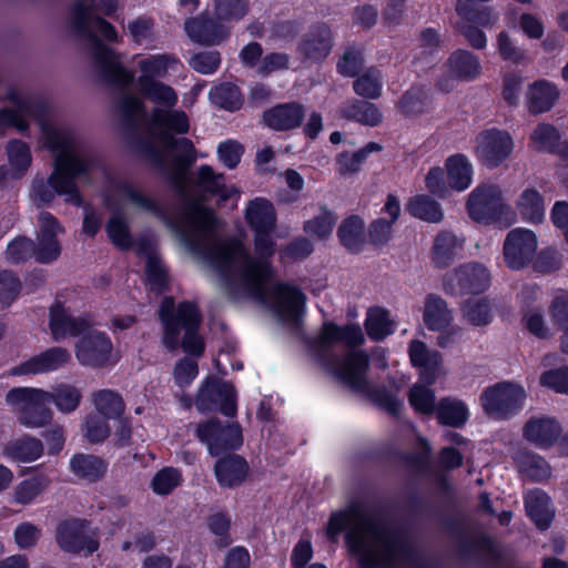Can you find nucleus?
Returning a JSON list of instances; mask_svg holds the SVG:
<instances>
[{"label": "nucleus", "instance_id": "1", "mask_svg": "<svg viewBox=\"0 0 568 568\" xmlns=\"http://www.w3.org/2000/svg\"><path fill=\"white\" fill-rule=\"evenodd\" d=\"M344 540L359 568H390V506L384 510L369 506L361 498L348 501L345 508L333 511L325 527L328 540Z\"/></svg>", "mask_w": 568, "mask_h": 568}, {"label": "nucleus", "instance_id": "2", "mask_svg": "<svg viewBox=\"0 0 568 568\" xmlns=\"http://www.w3.org/2000/svg\"><path fill=\"white\" fill-rule=\"evenodd\" d=\"M151 125L161 130L158 140L163 149L171 152L168 163L163 150L152 141L140 139L136 151L178 191L189 181L190 169L197 159L196 149L189 138H175V134H186L190 131V120L182 110H163L155 108L151 115Z\"/></svg>", "mask_w": 568, "mask_h": 568}, {"label": "nucleus", "instance_id": "3", "mask_svg": "<svg viewBox=\"0 0 568 568\" xmlns=\"http://www.w3.org/2000/svg\"><path fill=\"white\" fill-rule=\"evenodd\" d=\"M273 232H254V252L256 257L250 256L241 243L230 246H217L209 251V256L216 264L219 272L226 282L232 281L231 266L234 258L242 260L240 278L246 292L264 301L267 292L265 284L273 276V267L270 260L276 252V242L272 237Z\"/></svg>", "mask_w": 568, "mask_h": 568}, {"label": "nucleus", "instance_id": "4", "mask_svg": "<svg viewBox=\"0 0 568 568\" xmlns=\"http://www.w3.org/2000/svg\"><path fill=\"white\" fill-rule=\"evenodd\" d=\"M115 190L135 206L162 219L180 237L181 242L193 253H203V239L217 226L214 211L197 201H189L180 217H171L164 206L153 197L145 195L128 182H119Z\"/></svg>", "mask_w": 568, "mask_h": 568}, {"label": "nucleus", "instance_id": "5", "mask_svg": "<svg viewBox=\"0 0 568 568\" xmlns=\"http://www.w3.org/2000/svg\"><path fill=\"white\" fill-rule=\"evenodd\" d=\"M163 327L162 343L171 352L182 347L195 358L205 352V342L200 334L203 316L195 301L175 304L173 296H164L158 311Z\"/></svg>", "mask_w": 568, "mask_h": 568}, {"label": "nucleus", "instance_id": "6", "mask_svg": "<svg viewBox=\"0 0 568 568\" xmlns=\"http://www.w3.org/2000/svg\"><path fill=\"white\" fill-rule=\"evenodd\" d=\"M88 170L87 161L78 154L58 155L48 179L36 178L32 181L31 196L39 206H42L51 204L55 195H64L67 203L80 207L83 205V196L75 180Z\"/></svg>", "mask_w": 568, "mask_h": 568}, {"label": "nucleus", "instance_id": "7", "mask_svg": "<svg viewBox=\"0 0 568 568\" xmlns=\"http://www.w3.org/2000/svg\"><path fill=\"white\" fill-rule=\"evenodd\" d=\"M93 6L79 0L71 7V26L79 36L89 38L93 44V59L101 78L111 85L126 87L133 81V74L120 61L119 54L104 44L91 30Z\"/></svg>", "mask_w": 568, "mask_h": 568}, {"label": "nucleus", "instance_id": "8", "mask_svg": "<svg viewBox=\"0 0 568 568\" xmlns=\"http://www.w3.org/2000/svg\"><path fill=\"white\" fill-rule=\"evenodd\" d=\"M368 367V355L364 351H352L335 374L348 388L365 395L376 407L390 415V389L372 387L366 377Z\"/></svg>", "mask_w": 568, "mask_h": 568}, {"label": "nucleus", "instance_id": "9", "mask_svg": "<svg viewBox=\"0 0 568 568\" xmlns=\"http://www.w3.org/2000/svg\"><path fill=\"white\" fill-rule=\"evenodd\" d=\"M49 390L33 387H13L6 394L10 406H19L18 420L28 428H40L51 423L53 414L48 407Z\"/></svg>", "mask_w": 568, "mask_h": 568}, {"label": "nucleus", "instance_id": "10", "mask_svg": "<svg viewBox=\"0 0 568 568\" xmlns=\"http://www.w3.org/2000/svg\"><path fill=\"white\" fill-rule=\"evenodd\" d=\"M196 438L206 445L212 457L233 453L243 445L242 427L239 423H223L219 418L201 422L195 428Z\"/></svg>", "mask_w": 568, "mask_h": 568}, {"label": "nucleus", "instance_id": "11", "mask_svg": "<svg viewBox=\"0 0 568 568\" xmlns=\"http://www.w3.org/2000/svg\"><path fill=\"white\" fill-rule=\"evenodd\" d=\"M468 216L485 225L501 222L509 212L504 202L503 192L496 184H478L468 195L466 202Z\"/></svg>", "mask_w": 568, "mask_h": 568}, {"label": "nucleus", "instance_id": "12", "mask_svg": "<svg viewBox=\"0 0 568 568\" xmlns=\"http://www.w3.org/2000/svg\"><path fill=\"white\" fill-rule=\"evenodd\" d=\"M526 392L511 382H499L487 387L480 395L481 406L489 416L505 420L517 415L524 407Z\"/></svg>", "mask_w": 568, "mask_h": 568}, {"label": "nucleus", "instance_id": "13", "mask_svg": "<svg viewBox=\"0 0 568 568\" xmlns=\"http://www.w3.org/2000/svg\"><path fill=\"white\" fill-rule=\"evenodd\" d=\"M489 286L490 273L487 267L477 262L462 264L443 277L444 292L455 297L479 295Z\"/></svg>", "mask_w": 568, "mask_h": 568}, {"label": "nucleus", "instance_id": "14", "mask_svg": "<svg viewBox=\"0 0 568 568\" xmlns=\"http://www.w3.org/2000/svg\"><path fill=\"white\" fill-rule=\"evenodd\" d=\"M195 406L200 413L220 412L234 417L237 413L235 387L216 376H209L196 394Z\"/></svg>", "mask_w": 568, "mask_h": 568}, {"label": "nucleus", "instance_id": "15", "mask_svg": "<svg viewBox=\"0 0 568 568\" xmlns=\"http://www.w3.org/2000/svg\"><path fill=\"white\" fill-rule=\"evenodd\" d=\"M514 140L506 130L485 129L476 136L475 156L485 168H499L514 151Z\"/></svg>", "mask_w": 568, "mask_h": 568}, {"label": "nucleus", "instance_id": "16", "mask_svg": "<svg viewBox=\"0 0 568 568\" xmlns=\"http://www.w3.org/2000/svg\"><path fill=\"white\" fill-rule=\"evenodd\" d=\"M90 520L70 517L59 521L55 529V541L60 549L69 554L91 556L98 551L100 542L97 537L87 534Z\"/></svg>", "mask_w": 568, "mask_h": 568}, {"label": "nucleus", "instance_id": "17", "mask_svg": "<svg viewBox=\"0 0 568 568\" xmlns=\"http://www.w3.org/2000/svg\"><path fill=\"white\" fill-rule=\"evenodd\" d=\"M334 33L326 22H316L300 38L296 52L303 63L321 65L332 53Z\"/></svg>", "mask_w": 568, "mask_h": 568}, {"label": "nucleus", "instance_id": "18", "mask_svg": "<svg viewBox=\"0 0 568 568\" xmlns=\"http://www.w3.org/2000/svg\"><path fill=\"white\" fill-rule=\"evenodd\" d=\"M537 235L534 231L516 227L508 232L504 241L503 254L510 270L519 271L529 265L536 255Z\"/></svg>", "mask_w": 568, "mask_h": 568}, {"label": "nucleus", "instance_id": "19", "mask_svg": "<svg viewBox=\"0 0 568 568\" xmlns=\"http://www.w3.org/2000/svg\"><path fill=\"white\" fill-rule=\"evenodd\" d=\"M274 310L281 321L298 325L306 304V295L297 285L287 282L275 283L271 291Z\"/></svg>", "mask_w": 568, "mask_h": 568}, {"label": "nucleus", "instance_id": "20", "mask_svg": "<svg viewBox=\"0 0 568 568\" xmlns=\"http://www.w3.org/2000/svg\"><path fill=\"white\" fill-rule=\"evenodd\" d=\"M74 348L75 357L82 366L103 368L110 362L113 344L106 333L93 331L83 334Z\"/></svg>", "mask_w": 568, "mask_h": 568}, {"label": "nucleus", "instance_id": "21", "mask_svg": "<svg viewBox=\"0 0 568 568\" xmlns=\"http://www.w3.org/2000/svg\"><path fill=\"white\" fill-rule=\"evenodd\" d=\"M64 229L59 220L50 212L43 211L39 214V233L34 243V260L40 264H50L61 255V245L58 234Z\"/></svg>", "mask_w": 568, "mask_h": 568}, {"label": "nucleus", "instance_id": "22", "mask_svg": "<svg viewBox=\"0 0 568 568\" xmlns=\"http://www.w3.org/2000/svg\"><path fill=\"white\" fill-rule=\"evenodd\" d=\"M187 37L195 43L216 45L230 37V27L222 19L202 12L184 23Z\"/></svg>", "mask_w": 568, "mask_h": 568}, {"label": "nucleus", "instance_id": "23", "mask_svg": "<svg viewBox=\"0 0 568 568\" xmlns=\"http://www.w3.org/2000/svg\"><path fill=\"white\" fill-rule=\"evenodd\" d=\"M71 361L70 352L53 346L10 368L9 376L38 375L58 371Z\"/></svg>", "mask_w": 568, "mask_h": 568}, {"label": "nucleus", "instance_id": "24", "mask_svg": "<svg viewBox=\"0 0 568 568\" xmlns=\"http://www.w3.org/2000/svg\"><path fill=\"white\" fill-rule=\"evenodd\" d=\"M458 552L468 559H480L489 566H499L504 555L495 538L486 532L479 531L471 537L460 538Z\"/></svg>", "mask_w": 568, "mask_h": 568}, {"label": "nucleus", "instance_id": "25", "mask_svg": "<svg viewBox=\"0 0 568 568\" xmlns=\"http://www.w3.org/2000/svg\"><path fill=\"white\" fill-rule=\"evenodd\" d=\"M305 106L296 101L278 103L262 114L265 126L275 132H286L300 128L305 119Z\"/></svg>", "mask_w": 568, "mask_h": 568}, {"label": "nucleus", "instance_id": "26", "mask_svg": "<svg viewBox=\"0 0 568 568\" xmlns=\"http://www.w3.org/2000/svg\"><path fill=\"white\" fill-rule=\"evenodd\" d=\"M49 327L52 338L60 341L67 336L78 337L91 327V322L82 316L74 317L68 314L61 302H55L49 311Z\"/></svg>", "mask_w": 568, "mask_h": 568}, {"label": "nucleus", "instance_id": "27", "mask_svg": "<svg viewBox=\"0 0 568 568\" xmlns=\"http://www.w3.org/2000/svg\"><path fill=\"white\" fill-rule=\"evenodd\" d=\"M408 354L414 367L418 368V379L422 383L435 384L443 363L438 351L429 349L419 339H413L408 345Z\"/></svg>", "mask_w": 568, "mask_h": 568}, {"label": "nucleus", "instance_id": "28", "mask_svg": "<svg viewBox=\"0 0 568 568\" xmlns=\"http://www.w3.org/2000/svg\"><path fill=\"white\" fill-rule=\"evenodd\" d=\"M561 425L554 417H530L523 427L524 438L540 449L552 447L561 435Z\"/></svg>", "mask_w": 568, "mask_h": 568}, {"label": "nucleus", "instance_id": "29", "mask_svg": "<svg viewBox=\"0 0 568 568\" xmlns=\"http://www.w3.org/2000/svg\"><path fill=\"white\" fill-rule=\"evenodd\" d=\"M365 341L363 331L358 324L337 325L333 321L325 322L321 328L316 344L321 348H328L338 343L346 347L356 348Z\"/></svg>", "mask_w": 568, "mask_h": 568}, {"label": "nucleus", "instance_id": "30", "mask_svg": "<svg viewBox=\"0 0 568 568\" xmlns=\"http://www.w3.org/2000/svg\"><path fill=\"white\" fill-rule=\"evenodd\" d=\"M250 471L246 459L237 454L230 453L215 462L214 475L222 488H236L241 486Z\"/></svg>", "mask_w": 568, "mask_h": 568}, {"label": "nucleus", "instance_id": "31", "mask_svg": "<svg viewBox=\"0 0 568 568\" xmlns=\"http://www.w3.org/2000/svg\"><path fill=\"white\" fill-rule=\"evenodd\" d=\"M336 235L339 244L351 254H361L367 244L366 225L357 214L343 219Z\"/></svg>", "mask_w": 568, "mask_h": 568}, {"label": "nucleus", "instance_id": "32", "mask_svg": "<svg viewBox=\"0 0 568 568\" xmlns=\"http://www.w3.org/2000/svg\"><path fill=\"white\" fill-rule=\"evenodd\" d=\"M464 240L457 237L452 231H440L434 237L430 261L434 267L444 270L449 267L463 248Z\"/></svg>", "mask_w": 568, "mask_h": 568}, {"label": "nucleus", "instance_id": "33", "mask_svg": "<svg viewBox=\"0 0 568 568\" xmlns=\"http://www.w3.org/2000/svg\"><path fill=\"white\" fill-rule=\"evenodd\" d=\"M44 453L42 442L31 435L10 439L2 449V455L12 463L29 464L38 460Z\"/></svg>", "mask_w": 568, "mask_h": 568}, {"label": "nucleus", "instance_id": "34", "mask_svg": "<svg viewBox=\"0 0 568 568\" xmlns=\"http://www.w3.org/2000/svg\"><path fill=\"white\" fill-rule=\"evenodd\" d=\"M559 97L556 84L545 79L536 80L528 88L527 109L532 115L546 113L555 106Z\"/></svg>", "mask_w": 568, "mask_h": 568}, {"label": "nucleus", "instance_id": "35", "mask_svg": "<svg viewBox=\"0 0 568 568\" xmlns=\"http://www.w3.org/2000/svg\"><path fill=\"white\" fill-rule=\"evenodd\" d=\"M448 73L454 75L458 82H471L481 73V64L476 54L466 50L453 51L445 62Z\"/></svg>", "mask_w": 568, "mask_h": 568}, {"label": "nucleus", "instance_id": "36", "mask_svg": "<svg viewBox=\"0 0 568 568\" xmlns=\"http://www.w3.org/2000/svg\"><path fill=\"white\" fill-rule=\"evenodd\" d=\"M525 508L528 518L540 531L547 530L555 518V510L551 507V499L541 489L532 490L525 498Z\"/></svg>", "mask_w": 568, "mask_h": 568}, {"label": "nucleus", "instance_id": "37", "mask_svg": "<svg viewBox=\"0 0 568 568\" xmlns=\"http://www.w3.org/2000/svg\"><path fill=\"white\" fill-rule=\"evenodd\" d=\"M245 219L253 232H274L276 227V212L272 202L265 197L250 201Z\"/></svg>", "mask_w": 568, "mask_h": 568}, {"label": "nucleus", "instance_id": "38", "mask_svg": "<svg viewBox=\"0 0 568 568\" xmlns=\"http://www.w3.org/2000/svg\"><path fill=\"white\" fill-rule=\"evenodd\" d=\"M444 169L453 191L464 192L471 185L474 168L466 154L449 155L445 160Z\"/></svg>", "mask_w": 568, "mask_h": 568}, {"label": "nucleus", "instance_id": "39", "mask_svg": "<svg viewBox=\"0 0 568 568\" xmlns=\"http://www.w3.org/2000/svg\"><path fill=\"white\" fill-rule=\"evenodd\" d=\"M339 113L343 119L366 126H377L383 119L379 109L367 100L349 99L341 105Z\"/></svg>", "mask_w": 568, "mask_h": 568}, {"label": "nucleus", "instance_id": "40", "mask_svg": "<svg viewBox=\"0 0 568 568\" xmlns=\"http://www.w3.org/2000/svg\"><path fill=\"white\" fill-rule=\"evenodd\" d=\"M70 470L82 480L97 483L106 474L108 463L92 454L77 453L70 459Z\"/></svg>", "mask_w": 568, "mask_h": 568}, {"label": "nucleus", "instance_id": "41", "mask_svg": "<svg viewBox=\"0 0 568 568\" xmlns=\"http://www.w3.org/2000/svg\"><path fill=\"white\" fill-rule=\"evenodd\" d=\"M453 313L439 295L429 293L425 297L423 321L429 331H443L453 323Z\"/></svg>", "mask_w": 568, "mask_h": 568}, {"label": "nucleus", "instance_id": "42", "mask_svg": "<svg viewBox=\"0 0 568 568\" xmlns=\"http://www.w3.org/2000/svg\"><path fill=\"white\" fill-rule=\"evenodd\" d=\"M435 415L439 425L453 428H463L469 419L467 405L452 397H442L438 400Z\"/></svg>", "mask_w": 568, "mask_h": 568}, {"label": "nucleus", "instance_id": "43", "mask_svg": "<svg viewBox=\"0 0 568 568\" xmlns=\"http://www.w3.org/2000/svg\"><path fill=\"white\" fill-rule=\"evenodd\" d=\"M521 219L530 224L538 225L545 220V200L535 187L525 189L517 201Z\"/></svg>", "mask_w": 568, "mask_h": 568}, {"label": "nucleus", "instance_id": "44", "mask_svg": "<svg viewBox=\"0 0 568 568\" xmlns=\"http://www.w3.org/2000/svg\"><path fill=\"white\" fill-rule=\"evenodd\" d=\"M561 134L551 123L540 122L530 133L529 141L536 152L559 155Z\"/></svg>", "mask_w": 568, "mask_h": 568}, {"label": "nucleus", "instance_id": "45", "mask_svg": "<svg viewBox=\"0 0 568 568\" xmlns=\"http://www.w3.org/2000/svg\"><path fill=\"white\" fill-rule=\"evenodd\" d=\"M432 385L418 381L409 388L407 399L416 415L427 417L435 415L438 402L435 390L430 388Z\"/></svg>", "mask_w": 568, "mask_h": 568}, {"label": "nucleus", "instance_id": "46", "mask_svg": "<svg viewBox=\"0 0 568 568\" xmlns=\"http://www.w3.org/2000/svg\"><path fill=\"white\" fill-rule=\"evenodd\" d=\"M138 84L141 94L156 104L172 108L178 102L176 92L169 84L146 75H140Z\"/></svg>", "mask_w": 568, "mask_h": 568}, {"label": "nucleus", "instance_id": "47", "mask_svg": "<svg viewBox=\"0 0 568 568\" xmlns=\"http://www.w3.org/2000/svg\"><path fill=\"white\" fill-rule=\"evenodd\" d=\"M406 210L412 216L427 223H439L444 219L439 202L428 194H417L410 197L406 204Z\"/></svg>", "mask_w": 568, "mask_h": 568}, {"label": "nucleus", "instance_id": "48", "mask_svg": "<svg viewBox=\"0 0 568 568\" xmlns=\"http://www.w3.org/2000/svg\"><path fill=\"white\" fill-rule=\"evenodd\" d=\"M358 459L367 466L383 470L390 468V436L372 440L358 452Z\"/></svg>", "mask_w": 568, "mask_h": 568}, {"label": "nucleus", "instance_id": "49", "mask_svg": "<svg viewBox=\"0 0 568 568\" xmlns=\"http://www.w3.org/2000/svg\"><path fill=\"white\" fill-rule=\"evenodd\" d=\"M209 98L216 108L229 112L241 110L244 103L240 88L232 82H222L211 88Z\"/></svg>", "mask_w": 568, "mask_h": 568}, {"label": "nucleus", "instance_id": "50", "mask_svg": "<svg viewBox=\"0 0 568 568\" xmlns=\"http://www.w3.org/2000/svg\"><path fill=\"white\" fill-rule=\"evenodd\" d=\"M455 10L460 23H470L479 28H490L498 19L490 7H475L464 0H457Z\"/></svg>", "mask_w": 568, "mask_h": 568}, {"label": "nucleus", "instance_id": "51", "mask_svg": "<svg viewBox=\"0 0 568 568\" xmlns=\"http://www.w3.org/2000/svg\"><path fill=\"white\" fill-rule=\"evenodd\" d=\"M105 231L111 243L120 251L128 252L133 247L134 241L129 224L121 212L110 216Z\"/></svg>", "mask_w": 568, "mask_h": 568}, {"label": "nucleus", "instance_id": "52", "mask_svg": "<svg viewBox=\"0 0 568 568\" xmlns=\"http://www.w3.org/2000/svg\"><path fill=\"white\" fill-rule=\"evenodd\" d=\"M93 404L98 410L97 414L108 419L121 417L125 409L123 398L118 392L112 389L97 390L93 394Z\"/></svg>", "mask_w": 568, "mask_h": 568}, {"label": "nucleus", "instance_id": "53", "mask_svg": "<svg viewBox=\"0 0 568 568\" xmlns=\"http://www.w3.org/2000/svg\"><path fill=\"white\" fill-rule=\"evenodd\" d=\"M50 479L44 474H36L20 481L14 488V501L20 505L31 504L50 485Z\"/></svg>", "mask_w": 568, "mask_h": 568}, {"label": "nucleus", "instance_id": "54", "mask_svg": "<svg viewBox=\"0 0 568 568\" xmlns=\"http://www.w3.org/2000/svg\"><path fill=\"white\" fill-rule=\"evenodd\" d=\"M382 145L377 142H368L363 148L353 153L342 152L336 158L338 171L341 174H353L361 170L362 164L367 160L372 152H378Z\"/></svg>", "mask_w": 568, "mask_h": 568}, {"label": "nucleus", "instance_id": "55", "mask_svg": "<svg viewBox=\"0 0 568 568\" xmlns=\"http://www.w3.org/2000/svg\"><path fill=\"white\" fill-rule=\"evenodd\" d=\"M81 398L82 394L75 386L62 383L49 392L48 402L53 403L59 412L69 414L79 407Z\"/></svg>", "mask_w": 568, "mask_h": 568}, {"label": "nucleus", "instance_id": "56", "mask_svg": "<svg viewBox=\"0 0 568 568\" xmlns=\"http://www.w3.org/2000/svg\"><path fill=\"white\" fill-rule=\"evenodd\" d=\"M430 99L423 85H413L398 102V108L405 115H419L429 108Z\"/></svg>", "mask_w": 568, "mask_h": 568}, {"label": "nucleus", "instance_id": "57", "mask_svg": "<svg viewBox=\"0 0 568 568\" xmlns=\"http://www.w3.org/2000/svg\"><path fill=\"white\" fill-rule=\"evenodd\" d=\"M382 77L377 68L371 67L365 72L356 77L353 82L354 92L366 99L375 100L382 94Z\"/></svg>", "mask_w": 568, "mask_h": 568}, {"label": "nucleus", "instance_id": "58", "mask_svg": "<svg viewBox=\"0 0 568 568\" xmlns=\"http://www.w3.org/2000/svg\"><path fill=\"white\" fill-rule=\"evenodd\" d=\"M197 186L204 192L219 196L222 201H227L231 196L230 191L224 184L223 174H217L206 164L199 168Z\"/></svg>", "mask_w": 568, "mask_h": 568}, {"label": "nucleus", "instance_id": "59", "mask_svg": "<svg viewBox=\"0 0 568 568\" xmlns=\"http://www.w3.org/2000/svg\"><path fill=\"white\" fill-rule=\"evenodd\" d=\"M367 336L379 342L390 334V318L388 311L382 307H371L364 323Z\"/></svg>", "mask_w": 568, "mask_h": 568}, {"label": "nucleus", "instance_id": "60", "mask_svg": "<svg viewBox=\"0 0 568 568\" xmlns=\"http://www.w3.org/2000/svg\"><path fill=\"white\" fill-rule=\"evenodd\" d=\"M206 525L210 532L216 537L215 546L219 549H225L232 545V520L226 511H216L209 515L206 518Z\"/></svg>", "mask_w": 568, "mask_h": 568}, {"label": "nucleus", "instance_id": "61", "mask_svg": "<svg viewBox=\"0 0 568 568\" xmlns=\"http://www.w3.org/2000/svg\"><path fill=\"white\" fill-rule=\"evenodd\" d=\"M517 464L520 471L532 481L540 483L551 475L548 462L537 454L524 453L518 457Z\"/></svg>", "mask_w": 568, "mask_h": 568}, {"label": "nucleus", "instance_id": "62", "mask_svg": "<svg viewBox=\"0 0 568 568\" xmlns=\"http://www.w3.org/2000/svg\"><path fill=\"white\" fill-rule=\"evenodd\" d=\"M462 311L467 322L477 327L489 325L494 318L491 304L487 297L466 301Z\"/></svg>", "mask_w": 568, "mask_h": 568}, {"label": "nucleus", "instance_id": "63", "mask_svg": "<svg viewBox=\"0 0 568 568\" xmlns=\"http://www.w3.org/2000/svg\"><path fill=\"white\" fill-rule=\"evenodd\" d=\"M364 51L357 45L347 47L336 63V71L345 78H356L364 70Z\"/></svg>", "mask_w": 568, "mask_h": 568}, {"label": "nucleus", "instance_id": "64", "mask_svg": "<svg viewBox=\"0 0 568 568\" xmlns=\"http://www.w3.org/2000/svg\"><path fill=\"white\" fill-rule=\"evenodd\" d=\"M321 214L311 220L305 221L303 230L306 234L317 237L318 240L328 239L334 230L337 221L336 214L328 210L325 205L321 207Z\"/></svg>", "mask_w": 568, "mask_h": 568}]
</instances>
